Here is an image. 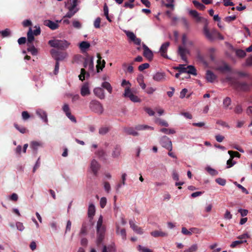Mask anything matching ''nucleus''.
<instances>
[{
  "instance_id": "nucleus-44",
  "label": "nucleus",
  "mask_w": 252,
  "mask_h": 252,
  "mask_svg": "<svg viewBox=\"0 0 252 252\" xmlns=\"http://www.w3.org/2000/svg\"><path fill=\"white\" fill-rule=\"evenodd\" d=\"M236 54L240 58H244L246 55L245 51L241 49L237 50L236 51Z\"/></svg>"
},
{
  "instance_id": "nucleus-10",
  "label": "nucleus",
  "mask_w": 252,
  "mask_h": 252,
  "mask_svg": "<svg viewBox=\"0 0 252 252\" xmlns=\"http://www.w3.org/2000/svg\"><path fill=\"white\" fill-rule=\"evenodd\" d=\"M186 47H182L181 46H179L178 47V53L181 57V59L187 63V58L186 57V55L187 54H189V50H188Z\"/></svg>"
},
{
  "instance_id": "nucleus-43",
  "label": "nucleus",
  "mask_w": 252,
  "mask_h": 252,
  "mask_svg": "<svg viewBox=\"0 0 252 252\" xmlns=\"http://www.w3.org/2000/svg\"><path fill=\"white\" fill-rule=\"evenodd\" d=\"M87 232V226L86 223L84 222L82 224L81 229L80 230V235H86Z\"/></svg>"
},
{
  "instance_id": "nucleus-48",
  "label": "nucleus",
  "mask_w": 252,
  "mask_h": 252,
  "mask_svg": "<svg viewBox=\"0 0 252 252\" xmlns=\"http://www.w3.org/2000/svg\"><path fill=\"white\" fill-rule=\"evenodd\" d=\"M150 66V65L148 63H144L141 65H140L138 66V70L140 71H143L144 69H147L149 68Z\"/></svg>"
},
{
  "instance_id": "nucleus-38",
  "label": "nucleus",
  "mask_w": 252,
  "mask_h": 252,
  "mask_svg": "<svg viewBox=\"0 0 252 252\" xmlns=\"http://www.w3.org/2000/svg\"><path fill=\"white\" fill-rule=\"evenodd\" d=\"M228 153L230 155V158L232 159H233L235 157L240 158L241 157V155L237 152L228 151Z\"/></svg>"
},
{
  "instance_id": "nucleus-52",
  "label": "nucleus",
  "mask_w": 252,
  "mask_h": 252,
  "mask_svg": "<svg viewBox=\"0 0 252 252\" xmlns=\"http://www.w3.org/2000/svg\"><path fill=\"white\" fill-rule=\"evenodd\" d=\"M213 34L215 36V39H219L220 40H223L224 39L223 36L216 31H213Z\"/></svg>"
},
{
  "instance_id": "nucleus-12",
  "label": "nucleus",
  "mask_w": 252,
  "mask_h": 252,
  "mask_svg": "<svg viewBox=\"0 0 252 252\" xmlns=\"http://www.w3.org/2000/svg\"><path fill=\"white\" fill-rule=\"evenodd\" d=\"M169 45V42H166L162 44L160 48L159 52L160 53V55L164 58H168L166 53Z\"/></svg>"
},
{
  "instance_id": "nucleus-3",
  "label": "nucleus",
  "mask_w": 252,
  "mask_h": 252,
  "mask_svg": "<svg viewBox=\"0 0 252 252\" xmlns=\"http://www.w3.org/2000/svg\"><path fill=\"white\" fill-rule=\"evenodd\" d=\"M174 69L181 73H187L192 75H196V70L192 65H187L186 64H179L174 67Z\"/></svg>"
},
{
  "instance_id": "nucleus-63",
  "label": "nucleus",
  "mask_w": 252,
  "mask_h": 252,
  "mask_svg": "<svg viewBox=\"0 0 252 252\" xmlns=\"http://www.w3.org/2000/svg\"><path fill=\"white\" fill-rule=\"evenodd\" d=\"M107 200L105 197H102L100 200V205L101 208H103L106 206Z\"/></svg>"
},
{
  "instance_id": "nucleus-9",
  "label": "nucleus",
  "mask_w": 252,
  "mask_h": 252,
  "mask_svg": "<svg viewBox=\"0 0 252 252\" xmlns=\"http://www.w3.org/2000/svg\"><path fill=\"white\" fill-rule=\"evenodd\" d=\"M83 66L85 68L88 67V70L90 71H93L94 68L93 58L88 57L85 58L83 63Z\"/></svg>"
},
{
  "instance_id": "nucleus-2",
  "label": "nucleus",
  "mask_w": 252,
  "mask_h": 252,
  "mask_svg": "<svg viewBox=\"0 0 252 252\" xmlns=\"http://www.w3.org/2000/svg\"><path fill=\"white\" fill-rule=\"evenodd\" d=\"M48 44L53 47L61 50H65L70 45V42L65 40L53 39L48 41Z\"/></svg>"
},
{
  "instance_id": "nucleus-29",
  "label": "nucleus",
  "mask_w": 252,
  "mask_h": 252,
  "mask_svg": "<svg viewBox=\"0 0 252 252\" xmlns=\"http://www.w3.org/2000/svg\"><path fill=\"white\" fill-rule=\"evenodd\" d=\"M143 56L150 61L153 60L154 56L152 51L150 49L148 50L144 51Z\"/></svg>"
},
{
  "instance_id": "nucleus-64",
  "label": "nucleus",
  "mask_w": 252,
  "mask_h": 252,
  "mask_svg": "<svg viewBox=\"0 0 252 252\" xmlns=\"http://www.w3.org/2000/svg\"><path fill=\"white\" fill-rule=\"evenodd\" d=\"M242 111H243L242 107L240 105H237L234 109V112L236 114H240L242 112Z\"/></svg>"
},
{
  "instance_id": "nucleus-18",
  "label": "nucleus",
  "mask_w": 252,
  "mask_h": 252,
  "mask_svg": "<svg viewBox=\"0 0 252 252\" xmlns=\"http://www.w3.org/2000/svg\"><path fill=\"white\" fill-rule=\"evenodd\" d=\"M90 168L93 173H97L100 168V165L97 161L93 159L91 163Z\"/></svg>"
},
{
  "instance_id": "nucleus-57",
  "label": "nucleus",
  "mask_w": 252,
  "mask_h": 252,
  "mask_svg": "<svg viewBox=\"0 0 252 252\" xmlns=\"http://www.w3.org/2000/svg\"><path fill=\"white\" fill-rule=\"evenodd\" d=\"M181 21L186 29H189V24L188 21L186 18L183 17L181 18Z\"/></svg>"
},
{
  "instance_id": "nucleus-25",
  "label": "nucleus",
  "mask_w": 252,
  "mask_h": 252,
  "mask_svg": "<svg viewBox=\"0 0 252 252\" xmlns=\"http://www.w3.org/2000/svg\"><path fill=\"white\" fill-rule=\"evenodd\" d=\"M121 148L119 145H116L112 152V156L114 158H118L121 154Z\"/></svg>"
},
{
  "instance_id": "nucleus-6",
  "label": "nucleus",
  "mask_w": 252,
  "mask_h": 252,
  "mask_svg": "<svg viewBox=\"0 0 252 252\" xmlns=\"http://www.w3.org/2000/svg\"><path fill=\"white\" fill-rule=\"evenodd\" d=\"M50 53L55 60L58 62L59 61L63 60L67 56L66 53L60 52L54 49L51 50Z\"/></svg>"
},
{
  "instance_id": "nucleus-39",
  "label": "nucleus",
  "mask_w": 252,
  "mask_h": 252,
  "mask_svg": "<svg viewBox=\"0 0 252 252\" xmlns=\"http://www.w3.org/2000/svg\"><path fill=\"white\" fill-rule=\"evenodd\" d=\"M247 242V240H237V241H233L231 244L230 245V247L232 248H235L237 246L240 245V244H242L244 243H246Z\"/></svg>"
},
{
  "instance_id": "nucleus-20",
  "label": "nucleus",
  "mask_w": 252,
  "mask_h": 252,
  "mask_svg": "<svg viewBox=\"0 0 252 252\" xmlns=\"http://www.w3.org/2000/svg\"><path fill=\"white\" fill-rule=\"evenodd\" d=\"M95 206L93 204H90L88 211V217L91 219H93L94 216L95 214Z\"/></svg>"
},
{
  "instance_id": "nucleus-17",
  "label": "nucleus",
  "mask_w": 252,
  "mask_h": 252,
  "mask_svg": "<svg viewBox=\"0 0 252 252\" xmlns=\"http://www.w3.org/2000/svg\"><path fill=\"white\" fill-rule=\"evenodd\" d=\"M34 39V35L33 34V32L31 28H29V31L27 33V44L31 45L33 44V41Z\"/></svg>"
},
{
  "instance_id": "nucleus-14",
  "label": "nucleus",
  "mask_w": 252,
  "mask_h": 252,
  "mask_svg": "<svg viewBox=\"0 0 252 252\" xmlns=\"http://www.w3.org/2000/svg\"><path fill=\"white\" fill-rule=\"evenodd\" d=\"M97 57L98 58V60L97 61V65H96V68H97V72H99V70L100 69L102 70L103 68L105 67V62L104 60L102 61V63H101V57L99 54H97Z\"/></svg>"
},
{
  "instance_id": "nucleus-7",
  "label": "nucleus",
  "mask_w": 252,
  "mask_h": 252,
  "mask_svg": "<svg viewBox=\"0 0 252 252\" xmlns=\"http://www.w3.org/2000/svg\"><path fill=\"white\" fill-rule=\"evenodd\" d=\"M125 97H128L130 100L133 102H140L141 99L137 95H135L131 92L129 87H127L125 89V93L124 94Z\"/></svg>"
},
{
  "instance_id": "nucleus-54",
  "label": "nucleus",
  "mask_w": 252,
  "mask_h": 252,
  "mask_svg": "<svg viewBox=\"0 0 252 252\" xmlns=\"http://www.w3.org/2000/svg\"><path fill=\"white\" fill-rule=\"evenodd\" d=\"M126 36L132 41L134 40L136 37L134 33L131 32H126Z\"/></svg>"
},
{
  "instance_id": "nucleus-59",
  "label": "nucleus",
  "mask_w": 252,
  "mask_h": 252,
  "mask_svg": "<svg viewBox=\"0 0 252 252\" xmlns=\"http://www.w3.org/2000/svg\"><path fill=\"white\" fill-rule=\"evenodd\" d=\"M216 182L219 185L221 186H224L226 184V181L225 179L219 178L216 179Z\"/></svg>"
},
{
  "instance_id": "nucleus-8",
  "label": "nucleus",
  "mask_w": 252,
  "mask_h": 252,
  "mask_svg": "<svg viewBox=\"0 0 252 252\" xmlns=\"http://www.w3.org/2000/svg\"><path fill=\"white\" fill-rule=\"evenodd\" d=\"M189 16L193 19L196 23H200L204 20V17L195 10H189Z\"/></svg>"
},
{
  "instance_id": "nucleus-16",
  "label": "nucleus",
  "mask_w": 252,
  "mask_h": 252,
  "mask_svg": "<svg viewBox=\"0 0 252 252\" xmlns=\"http://www.w3.org/2000/svg\"><path fill=\"white\" fill-rule=\"evenodd\" d=\"M135 130V128L132 127H125L124 128V131L126 134L133 136H138L139 133Z\"/></svg>"
},
{
  "instance_id": "nucleus-51",
  "label": "nucleus",
  "mask_w": 252,
  "mask_h": 252,
  "mask_svg": "<svg viewBox=\"0 0 252 252\" xmlns=\"http://www.w3.org/2000/svg\"><path fill=\"white\" fill-rule=\"evenodd\" d=\"M138 248L140 252H153L150 249L142 247L141 245H139Z\"/></svg>"
},
{
  "instance_id": "nucleus-34",
  "label": "nucleus",
  "mask_w": 252,
  "mask_h": 252,
  "mask_svg": "<svg viewBox=\"0 0 252 252\" xmlns=\"http://www.w3.org/2000/svg\"><path fill=\"white\" fill-rule=\"evenodd\" d=\"M155 122L161 126L167 127L169 126L167 121L160 118H157Z\"/></svg>"
},
{
  "instance_id": "nucleus-40",
  "label": "nucleus",
  "mask_w": 252,
  "mask_h": 252,
  "mask_svg": "<svg viewBox=\"0 0 252 252\" xmlns=\"http://www.w3.org/2000/svg\"><path fill=\"white\" fill-rule=\"evenodd\" d=\"M89 76V74L86 72L84 68L81 69V74L79 75V79L81 81H83L85 79V75Z\"/></svg>"
},
{
  "instance_id": "nucleus-15",
  "label": "nucleus",
  "mask_w": 252,
  "mask_h": 252,
  "mask_svg": "<svg viewBox=\"0 0 252 252\" xmlns=\"http://www.w3.org/2000/svg\"><path fill=\"white\" fill-rule=\"evenodd\" d=\"M129 222L130 227L133 230V231L139 234L143 233V229L136 225L133 220H130Z\"/></svg>"
},
{
  "instance_id": "nucleus-46",
  "label": "nucleus",
  "mask_w": 252,
  "mask_h": 252,
  "mask_svg": "<svg viewBox=\"0 0 252 252\" xmlns=\"http://www.w3.org/2000/svg\"><path fill=\"white\" fill-rule=\"evenodd\" d=\"M101 18L97 17L94 22V27L96 29H99L100 27Z\"/></svg>"
},
{
  "instance_id": "nucleus-42",
  "label": "nucleus",
  "mask_w": 252,
  "mask_h": 252,
  "mask_svg": "<svg viewBox=\"0 0 252 252\" xmlns=\"http://www.w3.org/2000/svg\"><path fill=\"white\" fill-rule=\"evenodd\" d=\"M213 31L210 32L206 29V37H207L211 41L215 39V36L213 35Z\"/></svg>"
},
{
  "instance_id": "nucleus-5",
  "label": "nucleus",
  "mask_w": 252,
  "mask_h": 252,
  "mask_svg": "<svg viewBox=\"0 0 252 252\" xmlns=\"http://www.w3.org/2000/svg\"><path fill=\"white\" fill-rule=\"evenodd\" d=\"M159 143L160 145L167 150L172 151V143L170 139L166 136H163L160 138Z\"/></svg>"
},
{
  "instance_id": "nucleus-22",
  "label": "nucleus",
  "mask_w": 252,
  "mask_h": 252,
  "mask_svg": "<svg viewBox=\"0 0 252 252\" xmlns=\"http://www.w3.org/2000/svg\"><path fill=\"white\" fill-rule=\"evenodd\" d=\"M197 230L195 228H191L188 230L186 227H183L182 228V233L186 235H191L192 233H196Z\"/></svg>"
},
{
  "instance_id": "nucleus-13",
  "label": "nucleus",
  "mask_w": 252,
  "mask_h": 252,
  "mask_svg": "<svg viewBox=\"0 0 252 252\" xmlns=\"http://www.w3.org/2000/svg\"><path fill=\"white\" fill-rule=\"evenodd\" d=\"M94 93L97 97L101 99H103L105 98L104 91L103 89L100 87L94 88Z\"/></svg>"
},
{
  "instance_id": "nucleus-24",
  "label": "nucleus",
  "mask_w": 252,
  "mask_h": 252,
  "mask_svg": "<svg viewBox=\"0 0 252 252\" xmlns=\"http://www.w3.org/2000/svg\"><path fill=\"white\" fill-rule=\"evenodd\" d=\"M81 94L83 96L90 94V91L87 84H84L82 87L81 89Z\"/></svg>"
},
{
  "instance_id": "nucleus-35",
  "label": "nucleus",
  "mask_w": 252,
  "mask_h": 252,
  "mask_svg": "<svg viewBox=\"0 0 252 252\" xmlns=\"http://www.w3.org/2000/svg\"><path fill=\"white\" fill-rule=\"evenodd\" d=\"M192 3L194 4V6L198 9L201 10H204L205 6L203 4L200 3L199 2L196 0H193Z\"/></svg>"
},
{
  "instance_id": "nucleus-21",
  "label": "nucleus",
  "mask_w": 252,
  "mask_h": 252,
  "mask_svg": "<svg viewBox=\"0 0 252 252\" xmlns=\"http://www.w3.org/2000/svg\"><path fill=\"white\" fill-rule=\"evenodd\" d=\"M151 235L154 237H165L167 236V233L164 232L159 231V230H155L151 232Z\"/></svg>"
},
{
  "instance_id": "nucleus-23",
  "label": "nucleus",
  "mask_w": 252,
  "mask_h": 252,
  "mask_svg": "<svg viewBox=\"0 0 252 252\" xmlns=\"http://www.w3.org/2000/svg\"><path fill=\"white\" fill-rule=\"evenodd\" d=\"M116 233L118 235H120L122 237V238L124 240H126V231L125 228H122L120 230V227L119 226H117Z\"/></svg>"
},
{
  "instance_id": "nucleus-32",
  "label": "nucleus",
  "mask_w": 252,
  "mask_h": 252,
  "mask_svg": "<svg viewBox=\"0 0 252 252\" xmlns=\"http://www.w3.org/2000/svg\"><path fill=\"white\" fill-rule=\"evenodd\" d=\"M231 99L229 97H226L223 101V107L225 109H230L231 108L229 106L231 104Z\"/></svg>"
},
{
  "instance_id": "nucleus-26",
  "label": "nucleus",
  "mask_w": 252,
  "mask_h": 252,
  "mask_svg": "<svg viewBox=\"0 0 252 252\" xmlns=\"http://www.w3.org/2000/svg\"><path fill=\"white\" fill-rule=\"evenodd\" d=\"M206 79L210 82H214L216 79V76L211 71H207L206 73Z\"/></svg>"
},
{
  "instance_id": "nucleus-36",
  "label": "nucleus",
  "mask_w": 252,
  "mask_h": 252,
  "mask_svg": "<svg viewBox=\"0 0 252 252\" xmlns=\"http://www.w3.org/2000/svg\"><path fill=\"white\" fill-rule=\"evenodd\" d=\"M147 128L150 129L151 130H153L154 128L153 127L148 126L147 125H137L135 127V129L137 130H142L146 129Z\"/></svg>"
},
{
  "instance_id": "nucleus-37",
  "label": "nucleus",
  "mask_w": 252,
  "mask_h": 252,
  "mask_svg": "<svg viewBox=\"0 0 252 252\" xmlns=\"http://www.w3.org/2000/svg\"><path fill=\"white\" fill-rule=\"evenodd\" d=\"M160 131L166 134H171L175 133L176 131L174 129L162 128L160 129Z\"/></svg>"
},
{
  "instance_id": "nucleus-56",
  "label": "nucleus",
  "mask_w": 252,
  "mask_h": 252,
  "mask_svg": "<svg viewBox=\"0 0 252 252\" xmlns=\"http://www.w3.org/2000/svg\"><path fill=\"white\" fill-rule=\"evenodd\" d=\"M234 184L240 189L242 190V191L245 193L246 194H248L249 192L248 191L245 189L244 187H243L240 184H238L236 182H234Z\"/></svg>"
},
{
  "instance_id": "nucleus-30",
  "label": "nucleus",
  "mask_w": 252,
  "mask_h": 252,
  "mask_svg": "<svg viewBox=\"0 0 252 252\" xmlns=\"http://www.w3.org/2000/svg\"><path fill=\"white\" fill-rule=\"evenodd\" d=\"M14 126L20 132L24 134L28 132V130L24 126H20L16 123L14 124Z\"/></svg>"
},
{
  "instance_id": "nucleus-19",
  "label": "nucleus",
  "mask_w": 252,
  "mask_h": 252,
  "mask_svg": "<svg viewBox=\"0 0 252 252\" xmlns=\"http://www.w3.org/2000/svg\"><path fill=\"white\" fill-rule=\"evenodd\" d=\"M165 74L162 72H157L153 76V79L158 82L162 81L165 80Z\"/></svg>"
},
{
  "instance_id": "nucleus-4",
  "label": "nucleus",
  "mask_w": 252,
  "mask_h": 252,
  "mask_svg": "<svg viewBox=\"0 0 252 252\" xmlns=\"http://www.w3.org/2000/svg\"><path fill=\"white\" fill-rule=\"evenodd\" d=\"M90 108L94 112L101 114L103 112V107L101 103L96 100H92L90 103Z\"/></svg>"
},
{
  "instance_id": "nucleus-49",
  "label": "nucleus",
  "mask_w": 252,
  "mask_h": 252,
  "mask_svg": "<svg viewBox=\"0 0 252 252\" xmlns=\"http://www.w3.org/2000/svg\"><path fill=\"white\" fill-rule=\"evenodd\" d=\"M78 11V9H76L74 10V11H69L66 14V15L64 16V18H71L77 11Z\"/></svg>"
},
{
  "instance_id": "nucleus-58",
  "label": "nucleus",
  "mask_w": 252,
  "mask_h": 252,
  "mask_svg": "<svg viewBox=\"0 0 252 252\" xmlns=\"http://www.w3.org/2000/svg\"><path fill=\"white\" fill-rule=\"evenodd\" d=\"M41 145L40 143L36 141H32L31 143V146L33 150H37L38 147Z\"/></svg>"
},
{
  "instance_id": "nucleus-11",
  "label": "nucleus",
  "mask_w": 252,
  "mask_h": 252,
  "mask_svg": "<svg viewBox=\"0 0 252 252\" xmlns=\"http://www.w3.org/2000/svg\"><path fill=\"white\" fill-rule=\"evenodd\" d=\"M61 20L60 21H56V22H54L53 21H52L49 20H45L44 22V25L48 27L52 30H55L57 29L59 26L58 23L61 22Z\"/></svg>"
},
{
  "instance_id": "nucleus-55",
  "label": "nucleus",
  "mask_w": 252,
  "mask_h": 252,
  "mask_svg": "<svg viewBox=\"0 0 252 252\" xmlns=\"http://www.w3.org/2000/svg\"><path fill=\"white\" fill-rule=\"evenodd\" d=\"M250 236L248 234V233H245L242 235H239L237 237V239H240V240H245L247 238H249Z\"/></svg>"
},
{
  "instance_id": "nucleus-47",
  "label": "nucleus",
  "mask_w": 252,
  "mask_h": 252,
  "mask_svg": "<svg viewBox=\"0 0 252 252\" xmlns=\"http://www.w3.org/2000/svg\"><path fill=\"white\" fill-rule=\"evenodd\" d=\"M197 250V246L196 244L192 245L188 249L185 250L184 252H194Z\"/></svg>"
},
{
  "instance_id": "nucleus-50",
  "label": "nucleus",
  "mask_w": 252,
  "mask_h": 252,
  "mask_svg": "<svg viewBox=\"0 0 252 252\" xmlns=\"http://www.w3.org/2000/svg\"><path fill=\"white\" fill-rule=\"evenodd\" d=\"M232 218V215L231 214L230 212L228 210H226L224 214V219L225 220H230Z\"/></svg>"
},
{
  "instance_id": "nucleus-41",
  "label": "nucleus",
  "mask_w": 252,
  "mask_h": 252,
  "mask_svg": "<svg viewBox=\"0 0 252 252\" xmlns=\"http://www.w3.org/2000/svg\"><path fill=\"white\" fill-rule=\"evenodd\" d=\"M126 174H123L122 176V180L118 184L116 187V189L118 190L119 188H120L123 185H124L125 184V181H126Z\"/></svg>"
},
{
  "instance_id": "nucleus-33",
  "label": "nucleus",
  "mask_w": 252,
  "mask_h": 252,
  "mask_svg": "<svg viewBox=\"0 0 252 252\" xmlns=\"http://www.w3.org/2000/svg\"><path fill=\"white\" fill-rule=\"evenodd\" d=\"M28 51L30 52L32 55H36L37 54V50L36 49L33 44L28 45Z\"/></svg>"
},
{
  "instance_id": "nucleus-62",
  "label": "nucleus",
  "mask_w": 252,
  "mask_h": 252,
  "mask_svg": "<svg viewBox=\"0 0 252 252\" xmlns=\"http://www.w3.org/2000/svg\"><path fill=\"white\" fill-rule=\"evenodd\" d=\"M188 41L189 40H188L187 37L186 35V34L183 35L182 38V44L184 47H187V46L188 45L187 42H188Z\"/></svg>"
},
{
  "instance_id": "nucleus-31",
  "label": "nucleus",
  "mask_w": 252,
  "mask_h": 252,
  "mask_svg": "<svg viewBox=\"0 0 252 252\" xmlns=\"http://www.w3.org/2000/svg\"><path fill=\"white\" fill-rule=\"evenodd\" d=\"M101 87L105 89L110 94L112 92V87L108 82H104L101 84Z\"/></svg>"
},
{
  "instance_id": "nucleus-1",
  "label": "nucleus",
  "mask_w": 252,
  "mask_h": 252,
  "mask_svg": "<svg viewBox=\"0 0 252 252\" xmlns=\"http://www.w3.org/2000/svg\"><path fill=\"white\" fill-rule=\"evenodd\" d=\"M103 217L100 216L97 222L96 225V244L98 247H100L105 236V228L104 225H102Z\"/></svg>"
},
{
  "instance_id": "nucleus-28",
  "label": "nucleus",
  "mask_w": 252,
  "mask_h": 252,
  "mask_svg": "<svg viewBox=\"0 0 252 252\" xmlns=\"http://www.w3.org/2000/svg\"><path fill=\"white\" fill-rule=\"evenodd\" d=\"M90 47V44L87 41H82L79 44V48L83 52H86Z\"/></svg>"
},
{
  "instance_id": "nucleus-61",
  "label": "nucleus",
  "mask_w": 252,
  "mask_h": 252,
  "mask_svg": "<svg viewBox=\"0 0 252 252\" xmlns=\"http://www.w3.org/2000/svg\"><path fill=\"white\" fill-rule=\"evenodd\" d=\"M22 119L24 120H27L30 118V115L27 111H23L22 113Z\"/></svg>"
},
{
  "instance_id": "nucleus-45",
  "label": "nucleus",
  "mask_w": 252,
  "mask_h": 252,
  "mask_svg": "<svg viewBox=\"0 0 252 252\" xmlns=\"http://www.w3.org/2000/svg\"><path fill=\"white\" fill-rule=\"evenodd\" d=\"M110 130L108 127H102L99 129V133L101 135H104L107 133Z\"/></svg>"
},
{
  "instance_id": "nucleus-53",
  "label": "nucleus",
  "mask_w": 252,
  "mask_h": 252,
  "mask_svg": "<svg viewBox=\"0 0 252 252\" xmlns=\"http://www.w3.org/2000/svg\"><path fill=\"white\" fill-rule=\"evenodd\" d=\"M73 26L74 28L79 29L81 28L82 25L81 23L79 21L77 20H74L72 22Z\"/></svg>"
},
{
  "instance_id": "nucleus-60",
  "label": "nucleus",
  "mask_w": 252,
  "mask_h": 252,
  "mask_svg": "<svg viewBox=\"0 0 252 252\" xmlns=\"http://www.w3.org/2000/svg\"><path fill=\"white\" fill-rule=\"evenodd\" d=\"M236 163V162L233 160L231 158H230L227 161V167L230 168L233 166Z\"/></svg>"
},
{
  "instance_id": "nucleus-27",
  "label": "nucleus",
  "mask_w": 252,
  "mask_h": 252,
  "mask_svg": "<svg viewBox=\"0 0 252 252\" xmlns=\"http://www.w3.org/2000/svg\"><path fill=\"white\" fill-rule=\"evenodd\" d=\"M36 114L38 115L45 123H47V115L46 113L42 110L36 111Z\"/></svg>"
}]
</instances>
